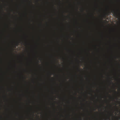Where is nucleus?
Segmentation results:
<instances>
[{"mask_svg": "<svg viewBox=\"0 0 120 120\" xmlns=\"http://www.w3.org/2000/svg\"><path fill=\"white\" fill-rule=\"evenodd\" d=\"M111 12L113 13V15L115 16L117 15V14L116 12L115 11L114 9L112 10L111 11Z\"/></svg>", "mask_w": 120, "mask_h": 120, "instance_id": "f257e3e1", "label": "nucleus"}, {"mask_svg": "<svg viewBox=\"0 0 120 120\" xmlns=\"http://www.w3.org/2000/svg\"><path fill=\"white\" fill-rule=\"evenodd\" d=\"M110 117V115H109V116H107V117L106 118V119H104V120H109Z\"/></svg>", "mask_w": 120, "mask_h": 120, "instance_id": "f03ea898", "label": "nucleus"}, {"mask_svg": "<svg viewBox=\"0 0 120 120\" xmlns=\"http://www.w3.org/2000/svg\"><path fill=\"white\" fill-rule=\"evenodd\" d=\"M19 42H17L16 43V45H19Z\"/></svg>", "mask_w": 120, "mask_h": 120, "instance_id": "7ed1b4c3", "label": "nucleus"}, {"mask_svg": "<svg viewBox=\"0 0 120 120\" xmlns=\"http://www.w3.org/2000/svg\"><path fill=\"white\" fill-rule=\"evenodd\" d=\"M114 91H115V93H116V90H114Z\"/></svg>", "mask_w": 120, "mask_h": 120, "instance_id": "20e7f679", "label": "nucleus"}, {"mask_svg": "<svg viewBox=\"0 0 120 120\" xmlns=\"http://www.w3.org/2000/svg\"><path fill=\"white\" fill-rule=\"evenodd\" d=\"M111 115H112V116L113 114H111Z\"/></svg>", "mask_w": 120, "mask_h": 120, "instance_id": "39448f33", "label": "nucleus"}, {"mask_svg": "<svg viewBox=\"0 0 120 120\" xmlns=\"http://www.w3.org/2000/svg\"><path fill=\"white\" fill-rule=\"evenodd\" d=\"M78 69L79 70V68H78Z\"/></svg>", "mask_w": 120, "mask_h": 120, "instance_id": "423d86ee", "label": "nucleus"}, {"mask_svg": "<svg viewBox=\"0 0 120 120\" xmlns=\"http://www.w3.org/2000/svg\"><path fill=\"white\" fill-rule=\"evenodd\" d=\"M95 110V109H94V111Z\"/></svg>", "mask_w": 120, "mask_h": 120, "instance_id": "0eeeda50", "label": "nucleus"}]
</instances>
